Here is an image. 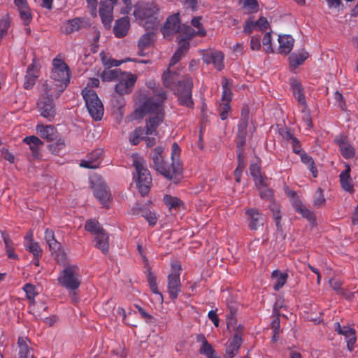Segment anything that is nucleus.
<instances>
[{
  "instance_id": "1",
  "label": "nucleus",
  "mask_w": 358,
  "mask_h": 358,
  "mask_svg": "<svg viewBox=\"0 0 358 358\" xmlns=\"http://www.w3.org/2000/svg\"><path fill=\"white\" fill-rule=\"evenodd\" d=\"M166 99V93L162 91L145 100L135 110L134 116L136 119L142 118L145 115H150V117L146 121L145 131L138 128L130 135L129 142L132 145H137L144 138V134L157 135L156 129L164 119L163 102Z\"/></svg>"
},
{
  "instance_id": "2",
  "label": "nucleus",
  "mask_w": 358,
  "mask_h": 358,
  "mask_svg": "<svg viewBox=\"0 0 358 358\" xmlns=\"http://www.w3.org/2000/svg\"><path fill=\"white\" fill-rule=\"evenodd\" d=\"M163 151L164 148L161 146L154 149L152 155L154 168L166 178L177 183L180 180L182 169V164L180 160L181 150L177 143L172 144L171 164L164 160L162 156Z\"/></svg>"
},
{
  "instance_id": "3",
  "label": "nucleus",
  "mask_w": 358,
  "mask_h": 358,
  "mask_svg": "<svg viewBox=\"0 0 358 358\" xmlns=\"http://www.w3.org/2000/svg\"><path fill=\"white\" fill-rule=\"evenodd\" d=\"M133 166L136 169V184L140 193L142 195L148 194L152 184V178L150 171L145 166V164L143 158L137 154L131 155Z\"/></svg>"
},
{
  "instance_id": "4",
  "label": "nucleus",
  "mask_w": 358,
  "mask_h": 358,
  "mask_svg": "<svg viewBox=\"0 0 358 358\" xmlns=\"http://www.w3.org/2000/svg\"><path fill=\"white\" fill-rule=\"evenodd\" d=\"M203 24H164L162 31L164 37H169L175 33L179 36L184 34L185 36H203L206 31Z\"/></svg>"
},
{
  "instance_id": "5",
  "label": "nucleus",
  "mask_w": 358,
  "mask_h": 358,
  "mask_svg": "<svg viewBox=\"0 0 358 358\" xmlns=\"http://www.w3.org/2000/svg\"><path fill=\"white\" fill-rule=\"evenodd\" d=\"M58 283L68 289L69 292H75L80 285L79 268L76 265H69L60 273L58 278ZM72 300L77 301V298L73 292Z\"/></svg>"
},
{
  "instance_id": "6",
  "label": "nucleus",
  "mask_w": 358,
  "mask_h": 358,
  "mask_svg": "<svg viewBox=\"0 0 358 358\" xmlns=\"http://www.w3.org/2000/svg\"><path fill=\"white\" fill-rule=\"evenodd\" d=\"M82 95L85 106L90 116L95 120H100L103 115V106L96 93L92 89L85 87Z\"/></svg>"
},
{
  "instance_id": "7",
  "label": "nucleus",
  "mask_w": 358,
  "mask_h": 358,
  "mask_svg": "<svg viewBox=\"0 0 358 358\" xmlns=\"http://www.w3.org/2000/svg\"><path fill=\"white\" fill-rule=\"evenodd\" d=\"M50 79L59 84H64L66 87L69 85L70 82V71L63 59L55 57L52 60Z\"/></svg>"
},
{
  "instance_id": "8",
  "label": "nucleus",
  "mask_w": 358,
  "mask_h": 358,
  "mask_svg": "<svg viewBox=\"0 0 358 358\" xmlns=\"http://www.w3.org/2000/svg\"><path fill=\"white\" fill-rule=\"evenodd\" d=\"M192 81L189 78H185L178 81V85L176 90V95L178 98L180 104L192 108L194 103L192 98Z\"/></svg>"
},
{
  "instance_id": "9",
  "label": "nucleus",
  "mask_w": 358,
  "mask_h": 358,
  "mask_svg": "<svg viewBox=\"0 0 358 358\" xmlns=\"http://www.w3.org/2000/svg\"><path fill=\"white\" fill-rule=\"evenodd\" d=\"M181 266L177 262L171 264V271L168 275V290L170 297L175 299L180 292Z\"/></svg>"
},
{
  "instance_id": "10",
  "label": "nucleus",
  "mask_w": 358,
  "mask_h": 358,
  "mask_svg": "<svg viewBox=\"0 0 358 358\" xmlns=\"http://www.w3.org/2000/svg\"><path fill=\"white\" fill-rule=\"evenodd\" d=\"M227 328L229 330L236 329L237 334L234 336V338L229 345L227 347L226 352L229 355L230 358H232L236 353L238 352L241 344L242 343V338L238 334L240 331L243 329V327L239 324L237 327H236V319L233 316L227 317Z\"/></svg>"
},
{
  "instance_id": "11",
  "label": "nucleus",
  "mask_w": 358,
  "mask_h": 358,
  "mask_svg": "<svg viewBox=\"0 0 358 358\" xmlns=\"http://www.w3.org/2000/svg\"><path fill=\"white\" fill-rule=\"evenodd\" d=\"M64 84H59L52 79L45 81L41 87V97L43 99L58 98L66 90Z\"/></svg>"
},
{
  "instance_id": "12",
  "label": "nucleus",
  "mask_w": 358,
  "mask_h": 358,
  "mask_svg": "<svg viewBox=\"0 0 358 358\" xmlns=\"http://www.w3.org/2000/svg\"><path fill=\"white\" fill-rule=\"evenodd\" d=\"M157 9L155 6L148 3H138L134 6L133 15L136 20H146L145 22H155V15Z\"/></svg>"
},
{
  "instance_id": "13",
  "label": "nucleus",
  "mask_w": 358,
  "mask_h": 358,
  "mask_svg": "<svg viewBox=\"0 0 358 358\" xmlns=\"http://www.w3.org/2000/svg\"><path fill=\"white\" fill-rule=\"evenodd\" d=\"M222 103L219 106L220 116L222 120H224L228 117V113L230 110V101L231 99V92L230 89V83L226 78H224L222 82Z\"/></svg>"
},
{
  "instance_id": "14",
  "label": "nucleus",
  "mask_w": 358,
  "mask_h": 358,
  "mask_svg": "<svg viewBox=\"0 0 358 358\" xmlns=\"http://www.w3.org/2000/svg\"><path fill=\"white\" fill-rule=\"evenodd\" d=\"M137 77L134 74L124 72L118 78L119 82L115 85V91L120 95L129 94L131 92Z\"/></svg>"
},
{
  "instance_id": "15",
  "label": "nucleus",
  "mask_w": 358,
  "mask_h": 358,
  "mask_svg": "<svg viewBox=\"0 0 358 358\" xmlns=\"http://www.w3.org/2000/svg\"><path fill=\"white\" fill-rule=\"evenodd\" d=\"M250 173L254 178L256 185L259 189V194L262 198H269L271 192L266 188L264 179L261 176L259 166L257 164H252L250 167Z\"/></svg>"
},
{
  "instance_id": "16",
  "label": "nucleus",
  "mask_w": 358,
  "mask_h": 358,
  "mask_svg": "<svg viewBox=\"0 0 358 358\" xmlns=\"http://www.w3.org/2000/svg\"><path fill=\"white\" fill-rule=\"evenodd\" d=\"M37 108L40 115L43 117L48 120L49 121L54 119L56 115V110L53 99H43L40 97L37 103Z\"/></svg>"
},
{
  "instance_id": "17",
  "label": "nucleus",
  "mask_w": 358,
  "mask_h": 358,
  "mask_svg": "<svg viewBox=\"0 0 358 358\" xmlns=\"http://www.w3.org/2000/svg\"><path fill=\"white\" fill-rule=\"evenodd\" d=\"M118 0H101L99 15L102 22H111L113 19V8Z\"/></svg>"
},
{
  "instance_id": "18",
  "label": "nucleus",
  "mask_w": 358,
  "mask_h": 358,
  "mask_svg": "<svg viewBox=\"0 0 358 358\" xmlns=\"http://www.w3.org/2000/svg\"><path fill=\"white\" fill-rule=\"evenodd\" d=\"M103 152L101 149L92 151L84 159L81 160L80 166L83 168L92 169L98 168L102 161Z\"/></svg>"
},
{
  "instance_id": "19",
  "label": "nucleus",
  "mask_w": 358,
  "mask_h": 358,
  "mask_svg": "<svg viewBox=\"0 0 358 358\" xmlns=\"http://www.w3.org/2000/svg\"><path fill=\"white\" fill-rule=\"evenodd\" d=\"M287 193L292 199V205L295 210L301 213V215L306 218L309 222L313 223L315 220L314 213L303 206L301 201L294 191H288Z\"/></svg>"
},
{
  "instance_id": "20",
  "label": "nucleus",
  "mask_w": 358,
  "mask_h": 358,
  "mask_svg": "<svg viewBox=\"0 0 358 358\" xmlns=\"http://www.w3.org/2000/svg\"><path fill=\"white\" fill-rule=\"evenodd\" d=\"M93 188L96 198L100 201L103 206L108 207L111 195L106 185L103 182H100L97 185H94Z\"/></svg>"
},
{
  "instance_id": "21",
  "label": "nucleus",
  "mask_w": 358,
  "mask_h": 358,
  "mask_svg": "<svg viewBox=\"0 0 358 358\" xmlns=\"http://www.w3.org/2000/svg\"><path fill=\"white\" fill-rule=\"evenodd\" d=\"M336 331L345 338L347 347L350 351L354 349V345L356 342L355 331L349 327H341L339 323L336 324Z\"/></svg>"
},
{
  "instance_id": "22",
  "label": "nucleus",
  "mask_w": 358,
  "mask_h": 358,
  "mask_svg": "<svg viewBox=\"0 0 358 358\" xmlns=\"http://www.w3.org/2000/svg\"><path fill=\"white\" fill-rule=\"evenodd\" d=\"M278 52L282 55H288L294 47V40L291 35L281 34L278 36Z\"/></svg>"
},
{
  "instance_id": "23",
  "label": "nucleus",
  "mask_w": 358,
  "mask_h": 358,
  "mask_svg": "<svg viewBox=\"0 0 358 358\" xmlns=\"http://www.w3.org/2000/svg\"><path fill=\"white\" fill-rule=\"evenodd\" d=\"M191 36H185L184 34L179 36L180 41L178 43L179 47L173 55L170 61V66L176 64L189 50V43L187 41L188 38Z\"/></svg>"
},
{
  "instance_id": "24",
  "label": "nucleus",
  "mask_w": 358,
  "mask_h": 358,
  "mask_svg": "<svg viewBox=\"0 0 358 358\" xmlns=\"http://www.w3.org/2000/svg\"><path fill=\"white\" fill-rule=\"evenodd\" d=\"M203 59L206 64L213 63L217 70H221L224 67V55L220 51L206 52L203 55Z\"/></svg>"
},
{
  "instance_id": "25",
  "label": "nucleus",
  "mask_w": 358,
  "mask_h": 358,
  "mask_svg": "<svg viewBox=\"0 0 358 358\" xmlns=\"http://www.w3.org/2000/svg\"><path fill=\"white\" fill-rule=\"evenodd\" d=\"M36 133L41 138L48 141H52L57 137V132L55 127L52 125H45L38 123L36 127Z\"/></svg>"
},
{
  "instance_id": "26",
  "label": "nucleus",
  "mask_w": 358,
  "mask_h": 358,
  "mask_svg": "<svg viewBox=\"0 0 358 358\" xmlns=\"http://www.w3.org/2000/svg\"><path fill=\"white\" fill-rule=\"evenodd\" d=\"M345 169L341 172L339 175L340 183L341 187L346 192H353V185L350 177L351 169L349 164H345Z\"/></svg>"
},
{
  "instance_id": "27",
  "label": "nucleus",
  "mask_w": 358,
  "mask_h": 358,
  "mask_svg": "<svg viewBox=\"0 0 358 358\" xmlns=\"http://www.w3.org/2000/svg\"><path fill=\"white\" fill-rule=\"evenodd\" d=\"M23 142L29 145L34 157H39L41 149L43 145V141L39 138L36 136H27L23 139Z\"/></svg>"
},
{
  "instance_id": "28",
  "label": "nucleus",
  "mask_w": 358,
  "mask_h": 358,
  "mask_svg": "<svg viewBox=\"0 0 358 358\" xmlns=\"http://www.w3.org/2000/svg\"><path fill=\"white\" fill-rule=\"evenodd\" d=\"M336 141L339 145L341 152L343 157L345 159H350L355 155L354 148L348 142L345 137L343 136H338L336 138Z\"/></svg>"
},
{
  "instance_id": "29",
  "label": "nucleus",
  "mask_w": 358,
  "mask_h": 358,
  "mask_svg": "<svg viewBox=\"0 0 358 358\" xmlns=\"http://www.w3.org/2000/svg\"><path fill=\"white\" fill-rule=\"evenodd\" d=\"M247 214L250 217L249 227L252 230H257L262 226L264 221V216L255 209L247 210Z\"/></svg>"
},
{
  "instance_id": "30",
  "label": "nucleus",
  "mask_w": 358,
  "mask_h": 358,
  "mask_svg": "<svg viewBox=\"0 0 358 358\" xmlns=\"http://www.w3.org/2000/svg\"><path fill=\"white\" fill-rule=\"evenodd\" d=\"M30 341L27 338H19V356L20 358H34L33 349L29 346Z\"/></svg>"
},
{
  "instance_id": "31",
  "label": "nucleus",
  "mask_w": 358,
  "mask_h": 358,
  "mask_svg": "<svg viewBox=\"0 0 358 358\" xmlns=\"http://www.w3.org/2000/svg\"><path fill=\"white\" fill-rule=\"evenodd\" d=\"M309 54L304 50L292 53L289 57V65L291 68L295 69L303 64L308 58Z\"/></svg>"
},
{
  "instance_id": "32",
  "label": "nucleus",
  "mask_w": 358,
  "mask_h": 358,
  "mask_svg": "<svg viewBox=\"0 0 358 358\" xmlns=\"http://www.w3.org/2000/svg\"><path fill=\"white\" fill-rule=\"evenodd\" d=\"M197 341L201 343V346L199 349L200 354L206 355L208 358H218L213 346L203 335L198 336Z\"/></svg>"
},
{
  "instance_id": "33",
  "label": "nucleus",
  "mask_w": 358,
  "mask_h": 358,
  "mask_svg": "<svg viewBox=\"0 0 358 358\" xmlns=\"http://www.w3.org/2000/svg\"><path fill=\"white\" fill-rule=\"evenodd\" d=\"M288 274L279 270H275L271 273V279L273 282V289L278 291L286 283Z\"/></svg>"
},
{
  "instance_id": "34",
  "label": "nucleus",
  "mask_w": 358,
  "mask_h": 358,
  "mask_svg": "<svg viewBox=\"0 0 358 358\" xmlns=\"http://www.w3.org/2000/svg\"><path fill=\"white\" fill-rule=\"evenodd\" d=\"M52 254L58 262H64L66 259V255L62 250L61 243L55 238L47 243Z\"/></svg>"
},
{
  "instance_id": "35",
  "label": "nucleus",
  "mask_w": 358,
  "mask_h": 358,
  "mask_svg": "<svg viewBox=\"0 0 358 358\" xmlns=\"http://www.w3.org/2000/svg\"><path fill=\"white\" fill-rule=\"evenodd\" d=\"M154 42V35L152 33H147L143 35L138 41V54L140 56H143L145 55L144 51L149 48L152 43Z\"/></svg>"
},
{
  "instance_id": "36",
  "label": "nucleus",
  "mask_w": 358,
  "mask_h": 358,
  "mask_svg": "<svg viewBox=\"0 0 358 358\" xmlns=\"http://www.w3.org/2000/svg\"><path fill=\"white\" fill-rule=\"evenodd\" d=\"M38 70L34 65H30L27 71L25 76V80L24 83V88L27 90L31 89L35 84L38 78Z\"/></svg>"
},
{
  "instance_id": "37",
  "label": "nucleus",
  "mask_w": 358,
  "mask_h": 358,
  "mask_svg": "<svg viewBox=\"0 0 358 358\" xmlns=\"http://www.w3.org/2000/svg\"><path fill=\"white\" fill-rule=\"evenodd\" d=\"M108 235L104 231H101L94 236L95 243L96 248L101 250L103 252L106 253L108 251Z\"/></svg>"
},
{
  "instance_id": "38",
  "label": "nucleus",
  "mask_w": 358,
  "mask_h": 358,
  "mask_svg": "<svg viewBox=\"0 0 358 358\" xmlns=\"http://www.w3.org/2000/svg\"><path fill=\"white\" fill-rule=\"evenodd\" d=\"M31 236L32 235L31 234L30 236L25 237L24 246L27 250L34 255V257H38L41 256L42 250L41 249L38 243L31 238Z\"/></svg>"
},
{
  "instance_id": "39",
  "label": "nucleus",
  "mask_w": 358,
  "mask_h": 358,
  "mask_svg": "<svg viewBox=\"0 0 358 358\" xmlns=\"http://www.w3.org/2000/svg\"><path fill=\"white\" fill-rule=\"evenodd\" d=\"M123 73L120 69H110L108 67L102 72L101 77L103 81L111 82L118 79Z\"/></svg>"
},
{
  "instance_id": "40",
  "label": "nucleus",
  "mask_w": 358,
  "mask_h": 358,
  "mask_svg": "<svg viewBox=\"0 0 358 358\" xmlns=\"http://www.w3.org/2000/svg\"><path fill=\"white\" fill-rule=\"evenodd\" d=\"M294 96L297 99L300 105L306 104L305 97L301 84L297 80H292L291 83Z\"/></svg>"
},
{
  "instance_id": "41",
  "label": "nucleus",
  "mask_w": 358,
  "mask_h": 358,
  "mask_svg": "<svg viewBox=\"0 0 358 358\" xmlns=\"http://www.w3.org/2000/svg\"><path fill=\"white\" fill-rule=\"evenodd\" d=\"M124 6L120 9V13L124 16L115 20V22H129L130 20L127 15L130 13L132 8V3L131 0H122Z\"/></svg>"
},
{
  "instance_id": "42",
  "label": "nucleus",
  "mask_w": 358,
  "mask_h": 358,
  "mask_svg": "<svg viewBox=\"0 0 358 358\" xmlns=\"http://www.w3.org/2000/svg\"><path fill=\"white\" fill-rule=\"evenodd\" d=\"M239 4L248 13H257L259 10V3L257 0H239Z\"/></svg>"
},
{
  "instance_id": "43",
  "label": "nucleus",
  "mask_w": 358,
  "mask_h": 358,
  "mask_svg": "<svg viewBox=\"0 0 358 358\" xmlns=\"http://www.w3.org/2000/svg\"><path fill=\"white\" fill-rule=\"evenodd\" d=\"M163 201L169 210L177 209L182 205V201L178 197L169 194L164 196Z\"/></svg>"
},
{
  "instance_id": "44",
  "label": "nucleus",
  "mask_w": 358,
  "mask_h": 358,
  "mask_svg": "<svg viewBox=\"0 0 358 358\" xmlns=\"http://www.w3.org/2000/svg\"><path fill=\"white\" fill-rule=\"evenodd\" d=\"M100 57L103 64L108 68L121 65L122 62H118L117 59H112L110 56L105 52H101L100 53Z\"/></svg>"
},
{
  "instance_id": "45",
  "label": "nucleus",
  "mask_w": 358,
  "mask_h": 358,
  "mask_svg": "<svg viewBox=\"0 0 358 358\" xmlns=\"http://www.w3.org/2000/svg\"><path fill=\"white\" fill-rule=\"evenodd\" d=\"M85 229L94 236L104 231L99 223L95 220H90L85 224Z\"/></svg>"
},
{
  "instance_id": "46",
  "label": "nucleus",
  "mask_w": 358,
  "mask_h": 358,
  "mask_svg": "<svg viewBox=\"0 0 358 358\" xmlns=\"http://www.w3.org/2000/svg\"><path fill=\"white\" fill-rule=\"evenodd\" d=\"M129 29V24H115L113 26V33L117 38L125 36Z\"/></svg>"
},
{
  "instance_id": "47",
  "label": "nucleus",
  "mask_w": 358,
  "mask_h": 358,
  "mask_svg": "<svg viewBox=\"0 0 358 358\" xmlns=\"http://www.w3.org/2000/svg\"><path fill=\"white\" fill-rule=\"evenodd\" d=\"M301 118L307 128L312 127V119L309 110L306 108V104L301 105Z\"/></svg>"
},
{
  "instance_id": "48",
  "label": "nucleus",
  "mask_w": 358,
  "mask_h": 358,
  "mask_svg": "<svg viewBox=\"0 0 358 358\" xmlns=\"http://www.w3.org/2000/svg\"><path fill=\"white\" fill-rule=\"evenodd\" d=\"M2 236H3V241L5 243V246H6V252L8 257L10 259H17V255L14 252V248H13V244L12 241L10 239V238L8 236L4 235V234H3Z\"/></svg>"
},
{
  "instance_id": "49",
  "label": "nucleus",
  "mask_w": 358,
  "mask_h": 358,
  "mask_svg": "<svg viewBox=\"0 0 358 358\" xmlns=\"http://www.w3.org/2000/svg\"><path fill=\"white\" fill-rule=\"evenodd\" d=\"M23 289L25 292L27 297L29 300L31 305L34 306L35 303L34 297L36 295L35 287L29 283H27L24 285Z\"/></svg>"
},
{
  "instance_id": "50",
  "label": "nucleus",
  "mask_w": 358,
  "mask_h": 358,
  "mask_svg": "<svg viewBox=\"0 0 358 358\" xmlns=\"http://www.w3.org/2000/svg\"><path fill=\"white\" fill-rule=\"evenodd\" d=\"M285 138L287 140L289 141V143L292 144L293 151L295 153L299 154L301 152V147H300L299 142L297 140V138H295L294 136H293V135L292 134H290L289 132L286 133Z\"/></svg>"
},
{
  "instance_id": "51",
  "label": "nucleus",
  "mask_w": 358,
  "mask_h": 358,
  "mask_svg": "<svg viewBox=\"0 0 358 358\" xmlns=\"http://www.w3.org/2000/svg\"><path fill=\"white\" fill-rule=\"evenodd\" d=\"M176 80V75L173 72L168 71L163 75L164 84L166 87L172 88Z\"/></svg>"
},
{
  "instance_id": "52",
  "label": "nucleus",
  "mask_w": 358,
  "mask_h": 358,
  "mask_svg": "<svg viewBox=\"0 0 358 358\" xmlns=\"http://www.w3.org/2000/svg\"><path fill=\"white\" fill-rule=\"evenodd\" d=\"M64 141L59 138L55 143L50 145V150L55 155H59L60 151L64 149Z\"/></svg>"
},
{
  "instance_id": "53",
  "label": "nucleus",
  "mask_w": 358,
  "mask_h": 358,
  "mask_svg": "<svg viewBox=\"0 0 358 358\" xmlns=\"http://www.w3.org/2000/svg\"><path fill=\"white\" fill-rule=\"evenodd\" d=\"M80 29V24H62V26L60 28L61 31L66 34L78 31Z\"/></svg>"
},
{
  "instance_id": "54",
  "label": "nucleus",
  "mask_w": 358,
  "mask_h": 358,
  "mask_svg": "<svg viewBox=\"0 0 358 358\" xmlns=\"http://www.w3.org/2000/svg\"><path fill=\"white\" fill-rule=\"evenodd\" d=\"M271 33L267 32L264 35L262 41L263 46L267 52H273L272 43H271Z\"/></svg>"
},
{
  "instance_id": "55",
  "label": "nucleus",
  "mask_w": 358,
  "mask_h": 358,
  "mask_svg": "<svg viewBox=\"0 0 358 358\" xmlns=\"http://www.w3.org/2000/svg\"><path fill=\"white\" fill-rule=\"evenodd\" d=\"M325 202V199L321 189H318L315 192L313 203L315 206H321Z\"/></svg>"
},
{
  "instance_id": "56",
  "label": "nucleus",
  "mask_w": 358,
  "mask_h": 358,
  "mask_svg": "<svg viewBox=\"0 0 358 358\" xmlns=\"http://www.w3.org/2000/svg\"><path fill=\"white\" fill-rule=\"evenodd\" d=\"M265 24H245L244 31L247 34H251L254 31H262V27Z\"/></svg>"
},
{
  "instance_id": "57",
  "label": "nucleus",
  "mask_w": 358,
  "mask_h": 358,
  "mask_svg": "<svg viewBox=\"0 0 358 358\" xmlns=\"http://www.w3.org/2000/svg\"><path fill=\"white\" fill-rule=\"evenodd\" d=\"M238 134L241 138H245L246 134V128L248 127L247 118H242L238 125Z\"/></svg>"
},
{
  "instance_id": "58",
  "label": "nucleus",
  "mask_w": 358,
  "mask_h": 358,
  "mask_svg": "<svg viewBox=\"0 0 358 358\" xmlns=\"http://www.w3.org/2000/svg\"><path fill=\"white\" fill-rule=\"evenodd\" d=\"M18 10L22 20L26 21L31 20V12L29 6L18 8Z\"/></svg>"
},
{
  "instance_id": "59",
  "label": "nucleus",
  "mask_w": 358,
  "mask_h": 358,
  "mask_svg": "<svg viewBox=\"0 0 358 358\" xmlns=\"http://www.w3.org/2000/svg\"><path fill=\"white\" fill-rule=\"evenodd\" d=\"M143 217L148 222L150 225H155L157 223V217L155 213L146 211L143 215Z\"/></svg>"
},
{
  "instance_id": "60",
  "label": "nucleus",
  "mask_w": 358,
  "mask_h": 358,
  "mask_svg": "<svg viewBox=\"0 0 358 358\" xmlns=\"http://www.w3.org/2000/svg\"><path fill=\"white\" fill-rule=\"evenodd\" d=\"M148 281L149 286H150L151 291L157 292V290L158 289V287H157V284L156 282V278L152 273H150L148 274Z\"/></svg>"
},
{
  "instance_id": "61",
  "label": "nucleus",
  "mask_w": 358,
  "mask_h": 358,
  "mask_svg": "<svg viewBox=\"0 0 358 358\" xmlns=\"http://www.w3.org/2000/svg\"><path fill=\"white\" fill-rule=\"evenodd\" d=\"M250 46L253 50H258L261 47L260 38L259 36H252L250 41Z\"/></svg>"
},
{
  "instance_id": "62",
  "label": "nucleus",
  "mask_w": 358,
  "mask_h": 358,
  "mask_svg": "<svg viewBox=\"0 0 358 358\" xmlns=\"http://www.w3.org/2000/svg\"><path fill=\"white\" fill-rule=\"evenodd\" d=\"M92 15H96L97 0H85Z\"/></svg>"
},
{
  "instance_id": "63",
  "label": "nucleus",
  "mask_w": 358,
  "mask_h": 358,
  "mask_svg": "<svg viewBox=\"0 0 358 358\" xmlns=\"http://www.w3.org/2000/svg\"><path fill=\"white\" fill-rule=\"evenodd\" d=\"M208 316L209 319L213 322V323L214 324V325L215 327L219 326V319L217 317L216 310H212L209 311Z\"/></svg>"
},
{
  "instance_id": "64",
  "label": "nucleus",
  "mask_w": 358,
  "mask_h": 358,
  "mask_svg": "<svg viewBox=\"0 0 358 358\" xmlns=\"http://www.w3.org/2000/svg\"><path fill=\"white\" fill-rule=\"evenodd\" d=\"M165 22H180V14L179 13H174L171 15H169Z\"/></svg>"
}]
</instances>
